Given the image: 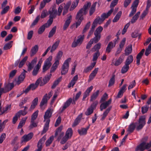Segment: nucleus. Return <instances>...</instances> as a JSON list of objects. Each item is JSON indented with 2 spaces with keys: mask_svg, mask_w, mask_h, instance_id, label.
<instances>
[{
  "mask_svg": "<svg viewBox=\"0 0 151 151\" xmlns=\"http://www.w3.org/2000/svg\"><path fill=\"white\" fill-rule=\"evenodd\" d=\"M133 60V58L132 55H129L127 58L125 62V64L129 65L132 63Z\"/></svg>",
  "mask_w": 151,
  "mask_h": 151,
  "instance_id": "58836bf2",
  "label": "nucleus"
},
{
  "mask_svg": "<svg viewBox=\"0 0 151 151\" xmlns=\"http://www.w3.org/2000/svg\"><path fill=\"white\" fill-rule=\"evenodd\" d=\"M82 116L83 114L82 113H81L77 117L72 125V127H74L79 124L81 118L82 117Z\"/></svg>",
  "mask_w": 151,
  "mask_h": 151,
  "instance_id": "a878e982",
  "label": "nucleus"
},
{
  "mask_svg": "<svg viewBox=\"0 0 151 151\" xmlns=\"http://www.w3.org/2000/svg\"><path fill=\"white\" fill-rule=\"evenodd\" d=\"M60 64L59 61L55 60L54 63L53 64L51 67L50 70V73H52L54 72L56 69L58 68V65Z\"/></svg>",
  "mask_w": 151,
  "mask_h": 151,
  "instance_id": "393cba45",
  "label": "nucleus"
},
{
  "mask_svg": "<svg viewBox=\"0 0 151 151\" xmlns=\"http://www.w3.org/2000/svg\"><path fill=\"white\" fill-rule=\"evenodd\" d=\"M56 26H54L52 29L50 31L48 37L50 38L52 37L53 35L55 33L56 29Z\"/></svg>",
  "mask_w": 151,
  "mask_h": 151,
  "instance_id": "864d4df0",
  "label": "nucleus"
},
{
  "mask_svg": "<svg viewBox=\"0 0 151 151\" xmlns=\"http://www.w3.org/2000/svg\"><path fill=\"white\" fill-rule=\"evenodd\" d=\"M132 51V45L129 44L127 46L125 50L124 55H128L131 54Z\"/></svg>",
  "mask_w": 151,
  "mask_h": 151,
  "instance_id": "bb28decb",
  "label": "nucleus"
},
{
  "mask_svg": "<svg viewBox=\"0 0 151 151\" xmlns=\"http://www.w3.org/2000/svg\"><path fill=\"white\" fill-rule=\"evenodd\" d=\"M122 12V11H119L118 13L116 14V16L114 17V19L112 20L113 22H117L120 19L121 15Z\"/></svg>",
  "mask_w": 151,
  "mask_h": 151,
  "instance_id": "a18cd8bd",
  "label": "nucleus"
},
{
  "mask_svg": "<svg viewBox=\"0 0 151 151\" xmlns=\"http://www.w3.org/2000/svg\"><path fill=\"white\" fill-rule=\"evenodd\" d=\"M103 30V28L100 26L97 28L94 33L101 35V32Z\"/></svg>",
  "mask_w": 151,
  "mask_h": 151,
  "instance_id": "13d9d810",
  "label": "nucleus"
},
{
  "mask_svg": "<svg viewBox=\"0 0 151 151\" xmlns=\"http://www.w3.org/2000/svg\"><path fill=\"white\" fill-rule=\"evenodd\" d=\"M113 9H111L107 13H103L102 14L101 16V18L102 19V22H103L105 19L107 18L111 15L113 12Z\"/></svg>",
  "mask_w": 151,
  "mask_h": 151,
  "instance_id": "f3484780",
  "label": "nucleus"
},
{
  "mask_svg": "<svg viewBox=\"0 0 151 151\" xmlns=\"http://www.w3.org/2000/svg\"><path fill=\"white\" fill-rule=\"evenodd\" d=\"M94 35L95 37L91 39V40H92L93 43H96L100 40L101 37V35L95 33H94Z\"/></svg>",
  "mask_w": 151,
  "mask_h": 151,
  "instance_id": "2f4dec72",
  "label": "nucleus"
},
{
  "mask_svg": "<svg viewBox=\"0 0 151 151\" xmlns=\"http://www.w3.org/2000/svg\"><path fill=\"white\" fill-rule=\"evenodd\" d=\"M85 36L84 35H81L77 37L76 39H75L71 44V47L74 48L77 46H80L83 43Z\"/></svg>",
  "mask_w": 151,
  "mask_h": 151,
  "instance_id": "423d86ee",
  "label": "nucleus"
},
{
  "mask_svg": "<svg viewBox=\"0 0 151 151\" xmlns=\"http://www.w3.org/2000/svg\"><path fill=\"white\" fill-rule=\"evenodd\" d=\"M71 60L70 58H69L64 62L61 68L62 75H65L68 73L69 68V63L70 61Z\"/></svg>",
  "mask_w": 151,
  "mask_h": 151,
  "instance_id": "0eeeda50",
  "label": "nucleus"
},
{
  "mask_svg": "<svg viewBox=\"0 0 151 151\" xmlns=\"http://www.w3.org/2000/svg\"><path fill=\"white\" fill-rule=\"evenodd\" d=\"M53 110L51 108H49L45 112L44 116V122H45L43 130L41 132L42 135L45 133L48 130L49 127V124L50 121V118L51 117Z\"/></svg>",
  "mask_w": 151,
  "mask_h": 151,
  "instance_id": "7ed1b4c3",
  "label": "nucleus"
},
{
  "mask_svg": "<svg viewBox=\"0 0 151 151\" xmlns=\"http://www.w3.org/2000/svg\"><path fill=\"white\" fill-rule=\"evenodd\" d=\"M119 0H113L110 5L111 9H113L114 7L117 4Z\"/></svg>",
  "mask_w": 151,
  "mask_h": 151,
  "instance_id": "69168bd1",
  "label": "nucleus"
},
{
  "mask_svg": "<svg viewBox=\"0 0 151 151\" xmlns=\"http://www.w3.org/2000/svg\"><path fill=\"white\" fill-rule=\"evenodd\" d=\"M52 91H51L48 93V97L47 94H46L44 96L40 105V109L42 110H43L46 108L47 100L52 96Z\"/></svg>",
  "mask_w": 151,
  "mask_h": 151,
  "instance_id": "39448f33",
  "label": "nucleus"
},
{
  "mask_svg": "<svg viewBox=\"0 0 151 151\" xmlns=\"http://www.w3.org/2000/svg\"><path fill=\"white\" fill-rule=\"evenodd\" d=\"M37 123L35 122V121H31L30 124L28 127V129L29 130H31L34 128L37 127Z\"/></svg>",
  "mask_w": 151,
  "mask_h": 151,
  "instance_id": "8fccbe9b",
  "label": "nucleus"
},
{
  "mask_svg": "<svg viewBox=\"0 0 151 151\" xmlns=\"http://www.w3.org/2000/svg\"><path fill=\"white\" fill-rule=\"evenodd\" d=\"M38 115V111H36L32 115L31 121H35Z\"/></svg>",
  "mask_w": 151,
  "mask_h": 151,
  "instance_id": "680f3d73",
  "label": "nucleus"
},
{
  "mask_svg": "<svg viewBox=\"0 0 151 151\" xmlns=\"http://www.w3.org/2000/svg\"><path fill=\"white\" fill-rule=\"evenodd\" d=\"M38 103V98H35L32 101V104L30 108L29 109L31 110L34 109L37 105Z\"/></svg>",
  "mask_w": 151,
  "mask_h": 151,
  "instance_id": "ea45409f",
  "label": "nucleus"
},
{
  "mask_svg": "<svg viewBox=\"0 0 151 151\" xmlns=\"http://www.w3.org/2000/svg\"><path fill=\"white\" fill-rule=\"evenodd\" d=\"M97 2H95L92 5L90 10H89V15L91 16L95 12L96 10V6Z\"/></svg>",
  "mask_w": 151,
  "mask_h": 151,
  "instance_id": "37998d69",
  "label": "nucleus"
},
{
  "mask_svg": "<svg viewBox=\"0 0 151 151\" xmlns=\"http://www.w3.org/2000/svg\"><path fill=\"white\" fill-rule=\"evenodd\" d=\"M148 139L147 136L144 137L142 139V142L135 148V151H144L145 150H148L151 147V141L149 143H147L146 142Z\"/></svg>",
  "mask_w": 151,
  "mask_h": 151,
  "instance_id": "20e7f679",
  "label": "nucleus"
},
{
  "mask_svg": "<svg viewBox=\"0 0 151 151\" xmlns=\"http://www.w3.org/2000/svg\"><path fill=\"white\" fill-rule=\"evenodd\" d=\"M78 76L77 75H76L74 76L68 85V87L70 88L71 86L73 87L78 80Z\"/></svg>",
  "mask_w": 151,
  "mask_h": 151,
  "instance_id": "c85d7f7f",
  "label": "nucleus"
},
{
  "mask_svg": "<svg viewBox=\"0 0 151 151\" xmlns=\"http://www.w3.org/2000/svg\"><path fill=\"white\" fill-rule=\"evenodd\" d=\"M140 12H137L136 14L132 17L131 21L130 22L132 24L134 23L138 19L139 16L140 14Z\"/></svg>",
  "mask_w": 151,
  "mask_h": 151,
  "instance_id": "7c9ffc66",
  "label": "nucleus"
},
{
  "mask_svg": "<svg viewBox=\"0 0 151 151\" xmlns=\"http://www.w3.org/2000/svg\"><path fill=\"white\" fill-rule=\"evenodd\" d=\"M117 40V39H115L112 41L109 42L106 48V53L109 54L111 51L112 49L115 47Z\"/></svg>",
  "mask_w": 151,
  "mask_h": 151,
  "instance_id": "1a4fd4ad",
  "label": "nucleus"
},
{
  "mask_svg": "<svg viewBox=\"0 0 151 151\" xmlns=\"http://www.w3.org/2000/svg\"><path fill=\"white\" fill-rule=\"evenodd\" d=\"M149 8L146 7L145 9L144 10L140 17V19H143L146 16L148 12Z\"/></svg>",
  "mask_w": 151,
  "mask_h": 151,
  "instance_id": "c03bdc74",
  "label": "nucleus"
},
{
  "mask_svg": "<svg viewBox=\"0 0 151 151\" xmlns=\"http://www.w3.org/2000/svg\"><path fill=\"white\" fill-rule=\"evenodd\" d=\"M19 113H16L15 116L13 117L12 120V123L13 124H15L18 120V118H19L20 116L19 115Z\"/></svg>",
  "mask_w": 151,
  "mask_h": 151,
  "instance_id": "338daca9",
  "label": "nucleus"
},
{
  "mask_svg": "<svg viewBox=\"0 0 151 151\" xmlns=\"http://www.w3.org/2000/svg\"><path fill=\"white\" fill-rule=\"evenodd\" d=\"M126 39L125 38H124L122 40L121 42H120L119 45V47L123 49L124 46L126 42Z\"/></svg>",
  "mask_w": 151,
  "mask_h": 151,
  "instance_id": "0e129e2a",
  "label": "nucleus"
},
{
  "mask_svg": "<svg viewBox=\"0 0 151 151\" xmlns=\"http://www.w3.org/2000/svg\"><path fill=\"white\" fill-rule=\"evenodd\" d=\"M115 76L114 73H113L112 77L110 78L108 86V87H110L113 85L115 83Z\"/></svg>",
  "mask_w": 151,
  "mask_h": 151,
  "instance_id": "e433bc0d",
  "label": "nucleus"
},
{
  "mask_svg": "<svg viewBox=\"0 0 151 151\" xmlns=\"http://www.w3.org/2000/svg\"><path fill=\"white\" fill-rule=\"evenodd\" d=\"M33 136V133L32 132H30L27 135H24L22 137L21 142H27L30 140L32 137Z\"/></svg>",
  "mask_w": 151,
  "mask_h": 151,
  "instance_id": "ddd939ff",
  "label": "nucleus"
},
{
  "mask_svg": "<svg viewBox=\"0 0 151 151\" xmlns=\"http://www.w3.org/2000/svg\"><path fill=\"white\" fill-rule=\"evenodd\" d=\"M68 18L66 21L63 27V29L66 30L68 27L72 20V16L70 14L67 15Z\"/></svg>",
  "mask_w": 151,
  "mask_h": 151,
  "instance_id": "4468645a",
  "label": "nucleus"
},
{
  "mask_svg": "<svg viewBox=\"0 0 151 151\" xmlns=\"http://www.w3.org/2000/svg\"><path fill=\"white\" fill-rule=\"evenodd\" d=\"M63 126H60L56 129L55 133V137H56L58 134H59L57 138V139L58 141L61 139L63 137L64 135V132H61Z\"/></svg>",
  "mask_w": 151,
  "mask_h": 151,
  "instance_id": "9b49d317",
  "label": "nucleus"
},
{
  "mask_svg": "<svg viewBox=\"0 0 151 151\" xmlns=\"http://www.w3.org/2000/svg\"><path fill=\"white\" fill-rule=\"evenodd\" d=\"M32 90H35L38 87V79L36 81L35 83H32L29 85Z\"/></svg>",
  "mask_w": 151,
  "mask_h": 151,
  "instance_id": "052dcab7",
  "label": "nucleus"
},
{
  "mask_svg": "<svg viewBox=\"0 0 151 151\" xmlns=\"http://www.w3.org/2000/svg\"><path fill=\"white\" fill-rule=\"evenodd\" d=\"M73 134V131L72 129L71 128H69L66 131L65 135L70 139L71 137Z\"/></svg>",
  "mask_w": 151,
  "mask_h": 151,
  "instance_id": "473e14b6",
  "label": "nucleus"
},
{
  "mask_svg": "<svg viewBox=\"0 0 151 151\" xmlns=\"http://www.w3.org/2000/svg\"><path fill=\"white\" fill-rule=\"evenodd\" d=\"M52 59V56L50 55L45 61L43 67L42 71L43 72H45L50 68L52 65L51 62Z\"/></svg>",
  "mask_w": 151,
  "mask_h": 151,
  "instance_id": "6e6552de",
  "label": "nucleus"
},
{
  "mask_svg": "<svg viewBox=\"0 0 151 151\" xmlns=\"http://www.w3.org/2000/svg\"><path fill=\"white\" fill-rule=\"evenodd\" d=\"M111 106H110L108 108H107L104 112L103 114L102 115V116L101 118V120L102 121L104 120L105 118L106 117L107 115L108 114L109 112L111 109Z\"/></svg>",
  "mask_w": 151,
  "mask_h": 151,
  "instance_id": "72a5a7b5",
  "label": "nucleus"
},
{
  "mask_svg": "<svg viewBox=\"0 0 151 151\" xmlns=\"http://www.w3.org/2000/svg\"><path fill=\"white\" fill-rule=\"evenodd\" d=\"M79 1V0H75L72 3L71 7L70 8V11L73 10L77 6Z\"/></svg>",
  "mask_w": 151,
  "mask_h": 151,
  "instance_id": "49530a36",
  "label": "nucleus"
},
{
  "mask_svg": "<svg viewBox=\"0 0 151 151\" xmlns=\"http://www.w3.org/2000/svg\"><path fill=\"white\" fill-rule=\"evenodd\" d=\"M37 62V58H35L33 59L31 63H29L27 65L28 71H30L33 68L34 65L36 64Z\"/></svg>",
  "mask_w": 151,
  "mask_h": 151,
  "instance_id": "dca6fc26",
  "label": "nucleus"
},
{
  "mask_svg": "<svg viewBox=\"0 0 151 151\" xmlns=\"http://www.w3.org/2000/svg\"><path fill=\"white\" fill-rule=\"evenodd\" d=\"M81 94V91H79L76 94L75 97H73V99H72L73 101L72 102V104H73L75 105L76 104V101L79 99Z\"/></svg>",
  "mask_w": 151,
  "mask_h": 151,
  "instance_id": "4c0bfd02",
  "label": "nucleus"
},
{
  "mask_svg": "<svg viewBox=\"0 0 151 151\" xmlns=\"http://www.w3.org/2000/svg\"><path fill=\"white\" fill-rule=\"evenodd\" d=\"M89 128V126L86 128H81V129H78V132L80 135H85L87 134V131Z\"/></svg>",
  "mask_w": 151,
  "mask_h": 151,
  "instance_id": "aec40b11",
  "label": "nucleus"
},
{
  "mask_svg": "<svg viewBox=\"0 0 151 151\" xmlns=\"http://www.w3.org/2000/svg\"><path fill=\"white\" fill-rule=\"evenodd\" d=\"M129 65L125 63V65L122 67L121 69V73L123 74L126 73L129 70Z\"/></svg>",
  "mask_w": 151,
  "mask_h": 151,
  "instance_id": "3c124183",
  "label": "nucleus"
},
{
  "mask_svg": "<svg viewBox=\"0 0 151 151\" xmlns=\"http://www.w3.org/2000/svg\"><path fill=\"white\" fill-rule=\"evenodd\" d=\"M12 43L13 41H11L6 44L3 47V49L4 50H6L10 49L12 46Z\"/></svg>",
  "mask_w": 151,
  "mask_h": 151,
  "instance_id": "de8ad7c7",
  "label": "nucleus"
},
{
  "mask_svg": "<svg viewBox=\"0 0 151 151\" xmlns=\"http://www.w3.org/2000/svg\"><path fill=\"white\" fill-rule=\"evenodd\" d=\"M23 70L24 71L22 72L19 76L18 80L17 82V83L18 85H19L23 81L25 77V73L27 72V71L25 70Z\"/></svg>",
  "mask_w": 151,
  "mask_h": 151,
  "instance_id": "b1692460",
  "label": "nucleus"
},
{
  "mask_svg": "<svg viewBox=\"0 0 151 151\" xmlns=\"http://www.w3.org/2000/svg\"><path fill=\"white\" fill-rule=\"evenodd\" d=\"M52 76L51 74H50L49 75L46 76L43 78V81H40L41 79H38V85H40V86H43L45 84L50 80V78Z\"/></svg>",
  "mask_w": 151,
  "mask_h": 151,
  "instance_id": "f8f14e48",
  "label": "nucleus"
},
{
  "mask_svg": "<svg viewBox=\"0 0 151 151\" xmlns=\"http://www.w3.org/2000/svg\"><path fill=\"white\" fill-rule=\"evenodd\" d=\"M93 86H91L88 88L85 92L84 93L83 95L82 100L84 101L86 98L89 95V93L93 89Z\"/></svg>",
  "mask_w": 151,
  "mask_h": 151,
  "instance_id": "412c9836",
  "label": "nucleus"
},
{
  "mask_svg": "<svg viewBox=\"0 0 151 151\" xmlns=\"http://www.w3.org/2000/svg\"><path fill=\"white\" fill-rule=\"evenodd\" d=\"M38 45H35L33 47L31 50L30 56L32 57L37 52V51Z\"/></svg>",
  "mask_w": 151,
  "mask_h": 151,
  "instance_id": "a19ab883",
  "label": "nucleus"
},
{
  "mask_svg": "<svg viewBox=\"0 0 151 151\" xmlns=\"http://www.w3.org/2000/svg\"><path fill=\"white\" fill-rule=\"evenodd\" d=\"M70 4L71 3L70 2L69 3H68L64 6L63 11V15H64L67 13Z\"/></svg>",
  "mask_w": 151,
  "mask_h": 151,
  "instance_id": "603ef678",
  "label": "nucleus"
},
{
  "mask_svg": "<svg viewBox=\"0 0 151 151\" xmlns=\"http://www.w3.org/2000/svg\"><path fill=\"white\" fill-rule=\"evenodd\" d=\"M28 58L27 56H25L23 59L20 62L19 65V68L22 67L25 64V62L27 60Z\"/></svg>",
  "mask_w": 151,
  "mask_h": 151,
  "instance_id": "6e6d98bb",
  "label": "nucleus"
},
{
  "mask_svg": "<svg viewBox=\"0 0 151 151\" xmlns=\"http://www.w3.org/2000/svg\"><path fill=\"white\" fill-rule=\"evenodd\" d=\"M91 5V3L87 1L83 5V7L80 9L77 13L76 17L77 21L76 23V28H77L81 24V22L83 19V16L87 13V10Z\"/></svg>",
  "mask_w": 151,
  "mask_h": 151,
  "instance_id": "f257e3e1",
  "label": "nucleus"
},
{
  "mask_svg": "<svg viewBox=\"0 0 151 151\" xmlns=\"http://www.w3.org/2000/svg\"><path fill=\"white\" fill-rule=\"evenodd\" d=\"M60 41L58 40L56 41L52 45L50 49V52L51 53L53 52L58 47Z\"/></svg>",
  "mask_w": 151,
  "mask_h": 151,
  "instance_id": "c756f323",
  "label": "nucleus"
},
{
  "mask_svg": "<svg viewBox=\"0 0 151 151\" xmlns=\"http://www.w3.org/2000/svg\"><path fill=\"white\" fill-rule=\"evenodd\" d=\"M46 139V136L45 135L38 141V151H41L43 147L42 144L44 143Z\"/></svg>",
  "mask_w": 151,
  "mask_h": 151,
  "instance_id": "6ab92c4d",
  "label": "nucleus"
},
{
  "mask_svg": "<svg viewBox=\"0 0 151 151\" xmlns=\"http://www.w3.org/2000/svg\"><path fill=\"white\" fill-rule=\"evenodd\" d=\"M62 77H60L57 79L56 80L54 81L52 85V86L51 88L54 89L55 88L56 86L61 81Z\"/></svg>",
  "mask_w": 151,
  "mask_h": 151,
  "instance_id": "5fc2aeb1",
  "label": "nucleus"
},
{
  "mask_svg": "<svg viewBox=\"0 0 151 151\" xmlns=\"http://www.w3.org/2000/svg\"><path fill=\"white\" fill-rule=\"evenodd\" d=\"M145 117L144 116H142L139 119L138 122L132 123L129 126L128 131L130 133L133 132L136 127L137 131L141 129L146 124Z\"/></svg>",
  "mask_w": 151,
  "mask_h": 151,
  "instance_id": "f03ea898",
  "label": "nucleus"
},
{
  "mask_svg": "<svg viewBox=\"0 0 151 151\" xmlns=\"http://www.w3.org/2000/svg\"><path fill=\"white\" fill-rule=\"evenodd\" d=\"M57 10L55 9L54 8H52L49 11V14H50V19L47 21L48 22L50 23L51 22L52 24L53 19L55 18L57 14Z\"/></svg>",
  "mask_w": 151,
  "mask_h": 151,
  "instance_id": "9d476101",
  "label": "nucleus"
},
{
  "mask_svg": "<svg viewBox=\"0 0 151 151\" xmlns=\"http://www.w3.org/2000/svg\"><path fill=\"white\" fill-rule=\"evenodd\" d=\"M69 139L68 137L65 135L61 139L60 142V143L62 144H64Z\"/></svg>",
  "mask_w": 151,
  "mask_h": 151,
  "instance_id": "774afa93",
  "label": "nucleus"
},
{
  "mask_svg": "<svg viewBox=\"0 0 151 151\" xmlns=\"http://www.w3.org/2000/svg\"><path fill=\"white\" fill-rule=\"evenodd\" d=\"M99 92V91L97 90L95 92L93 93L91 97L90 101H93L95 100L98 96Z\"/></svg>",
  "mask_w": 151,
  "mask_h": 151,
  "instance_id": "79ce46f5",
  "label": "nucleus"
},
{
  "mask_svg": "<svg viewBox=\"0 0 151 151\" xmlns=\"http://www.w3.org/2000/svg\"><path fill=\"white\" fill-rule=\"evenodd\" d=\"M50 23L47 21V22L42 25L38 29V34H42L45 31L46 28L48 27L51 24Z\"/></svg>",
  "mask_w": 151,
  "mask_h": 151,
  "instance_id": "2eb2a0df",
  "label": "nucleus"
},
{
  "mask_svg": "<svg viewBox=\"0 0 151 151\" xmlns=\"http://www.w3.org/2000/svg\"><path fill=\"white\" fill-rule=\"evenodd\" d=\"M100 53L99 51H96V52L93 54L92 60L93 61H96L99 57L100 55Z\"/></svg>",
  "mask_w": 151,
  "mask_h": 151,
  "instance_id": "4d7b16f0",
  "label": "nucleus"
},
{
  "mask_svg": "<svg viewBox=\"0 0 151 151\" xmlns=\"http://www.w3.org/2000/svg\"><path fill=\"white\" fill-rule=\"evenodd\" d=\"M98 70L99 68H95L94 70L90 74L89 77L88 82L91 81L94 78L97 73Z\"/></svg>",
  "mask_w": 151,
  "mask_h": 151,
  "instance_id": "5701e85b",
  "label": "nucleus"
},
{
  "mask_svg": "<svg viewBox=\"0 0 151 151\" xmlns=\"http://www.w3.org/2000/svg\"><path fill=\"white\" fill-rule=\"evenodd\" d=\"M93 110L91 108L89 107L85 113V114L87 116H88L92 114L93 112Z\"/></svg>",
  "mask_w": 151,
  "mask_h": 151,
  "instance_id": "e2e57ef3",
  "label": "nucleus"
},
{
  "mask_svg": "<svg viewBox=\"0 0 151 151\" xmlns=\"http://www.w3.org/2000/svg\"><path fill=\"white\" fill-rule=\"evenodd\" d=\"M14 87V85L13 83H9L5 85L4 87L3 88L6 93L10 91Z\"/></svg>",
  "mask_w": 151,
  "mask_h": 151,
  "instance_id": "cd10ccee",
  "label": "nucleus"
},
{
  "mask_svg": "<svg viewBox=\"0 0 151 151\" xmlns=\"http://www.w3.org/2000/svg\"><path fill=\"white\" fill-rule=\"evenodd\" d=\"M27 118V117L26 116L22 118L18 126V129H20L23 127V126L25 124Z\"/></svg>",
  "mask_w": 151,
  "mask_h": 151,
  "instance_id": "f704fd0d",
  "label": "nucleus"
},
{
  "mask_svg": "<svg viewBox=\"0 0 151 151\" xmlns=\"http://www.w3.org/2000/svg\"><path fill=\"white\" fill-rule=\"evenodd\" d=\"M73 99L71 98H69L64 103L62 109L61 110V112H63L73 102Z\"/></svg>",
  "mask_w": 151,
  "mask_h": 151,
  "instance_id": "a211bd4d",
  "label": "nucleus"
},
{
  "mask_svg": "<svg viewBox=\"0 0 151 151\" xmlns=\"http://www.w3.org/2000/svg\"><path fill=\"white\" fill-rule=\"evenodd\" d=\"M54 139V137L53 136H52L47 139L45 142V145L47 147L49 146L51 144Z\"/></svg>",
  "mask_w": 151,
  "mask_h": 151,
  "instance_id": "09e8293b",
  "label": "nucleus"
},
{
  "mask_svg": "<svg viewBox=\"0 0 151 151\" xmlns=\"http://www.w3.org/2000/svg\"><path fill=\"white\" fill-rule=\"evenodd\" d=\"M124 54H122L118 59L115 61L114 65L116 66H118L120 65L124 61Z\"/></svg>",
  "mask_w": 151,
  "mask_h": 151,
  "instance_id": "4be33fe9",
  "label": "nucleus"
},
{
  "mask_svg": "<svg viewBox=\"0 0 151 151\" xmlns=\"http://www.w3.org/2000/svg\"><path fill=\"white\" fill-rule=\"evenodd\" d=\"M2 10L0 12L1 15H3L9 11L10 7L9 6H7L5 7H1Z\"/></svg>",
  "mask_w": 151,
  "mask_h": 151,
  "instance_id": "c9c22d12",
  "label": "nucleus"
},
{
  "mask_svg": "<svg viewBox=\"0 0 151 151\" xmlns=\"http://www.w3.org/2000/svg\"><path fill=\"white\" fill-rule=\"evenodd\" d=\"M63 54V52L62 51H59L58 53L55 60H57L59 61V60L61 59V58Z\"/></svg>",
  "mask_w": 151,
  "mask_h": 151,
  "instance_id": "bf43d9fd",
  "label": "nucleus"
}]
</instances>
